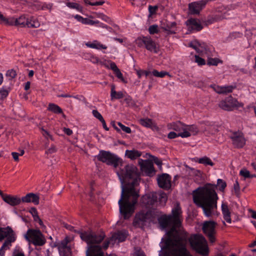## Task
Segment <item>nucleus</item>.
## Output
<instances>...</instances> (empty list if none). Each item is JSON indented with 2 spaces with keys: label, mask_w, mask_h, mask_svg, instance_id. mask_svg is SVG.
Here are the masks:
<instances>
[{
  "label": "nucleus",
  "mask_w": 256,
  "mask_h": 256,
  "mask_svg": "<svg viewBox=\"0 0 256 256\" xmlns=\"http://www.w3.org/2000/svg\"><path fill=\"white\" fill-rule=\"evenodd\" d=\"M121 182L122 192L118 202L120 213L124 220H128L134 212L139 197L136 186L139 184L140 175L137 168L127 164L116 172Z\"/></svg>",
  "instance_id": "f257e3e1"
},
{
  "label": "nucleus",
  "mask_w": 256,
  "mask_h": 256,
  "mask_svg": "<svg viewBox=\"0 0 256 256\" xmlns=\"http://www.w3.org/2000/svg\"><path fill=\"white\" fill-rule=\"evenodd\" d=\"M182 213L180 204L176 202L172 210V226L166 232L167 238L161 246L160 256H192L186 248L187 234L180 229Z\"/></svg>",
  "instance_id": "f03ea898"
},
{
  "label": "nucleus",
  "mask_w": 256,
  "mask_h": 256,
  "mask_svg": "<svg viewBox=\"0 0 256 256\" xmlns=\"http://www.w3.org/2000/svg\"><path fill=\"white\" fill-rule=\"evenodd\" d=\"M226 186V182L222 179H218L217 184L206 183L195 190L193 193L194 203L202 209L204 214L207 217L215 214L217 210V202L218 197L216 192L218 189L223 192Z\"/></svg>",
  "instance_id": "7ed1b4c3"
},
{
  "label": "nucleus",
  "mask_w": 256,
  "mask_h": 256,
  "mask_svg": "<svg viewBox=\"0 0 256 256\" xmlns=\"http://www.w3.org/2000/svg\"><path fill=\"white\" fill-rule=\"evenodd\" d=\"M166 196L158 194L156 192H150L144 196L141 201L144 206L148 209L146 212H140L137 214L134 220V225L136 227L142 228L146 225L148 220L153 222V216H158V212L154 211V207H157L160 202H166Z\"/></svg>",
  "instance_id": "20e7f679"
},
{
  "label": "nucleus",
  "mask_w": 256,
  "mask_h": 256,
  "mask_svg": "<svg viewBox=\"0 0 256 256\" xmlns=\"http://www.w3.org/2000/svg\"><path fill=\"white\" fill-rule=\"evenodd\" d=\"M80 234L81 239L86 242L88 246L86 252V256H104V253L100 245H94L100 244L104 239L105 235L102 233L96 234L92 230L83 231L74 230Z\"/></svg>",
  "instance_id": "39448f33"
},
{
  "label": "nucleus",
  "mask_w": 256,
  "mask_h": 256,
  "mask_svg": "<svg viewBox=\"0 0 256 256\" xmlns=\"http://www.w3.org/2000/svg\"><path fill=\"white\" fill-rule=\"evenodd\" d=\"M96 157L99 161L108 166H113L114 168L118 167L119 164L122 162L120 158L109 151L100 150Z\"/></svg>",
  "instance_id": "423d86ee"
},
{
  "label": "nucleus",
  "mask_w": 256,
  "mask_h": 256,
  "mask_svg": "<svg viewBox=\"0 0 256 256\" xmlns=\"http://www.w3.org/2000/svg\"><path fill=\"white\" fill-rule=\"evenodd\" d=\"M136 42L140 48H144L148 50L155 54L158 52V48L150 36H139L136 39Z\"/></svg>",
  "instance_id": "0eeeda50"
},
{
  "label": "nucleus",
  "mask_w": 256,
  "mask_h": 256,
  "mask_svg": "<svg viewBox=\"0 0 256 256\" xmlns=\"http://www.w3.org/2000/svg\"><path fill=\"white\" fill-rule=\"evenodd\" d=\"M26 239L35 246H42L46 243V239L39 230L28 229L25 235Z\"/></svg>",
  "instance_id": "6e6552de"
},
{
  "label": "nucleus",
  "mask_w": 256,
  "mask_h": 256,
  "mask_svg": "<svg viewBox=\"0 0 256 256\" xmlns=\"http://www.w3.org/2000/svg\"><path fill=\"white\" fill-rule=\"evenodd\" d=\"M156 208L157 207H154V211H158L159 214L158 216L154 215L153 221L157 219L160 228L165 230L169 225L170 224H172V216L171 214H162V212Z\"/></svg>",
  "instance_id": "1a4fd4ad"
},
{
  "label": "nucleus",
  "mask_w": 256,
  "mask_h": 256,
  "mask_svg": "<svg viewBox=\"0 0 256 256\" xmlns=\"http://www.w3.org/2000/svg\"><path fill=\"white\" fill-rule=\"evenodd\" d=\"M192 248L198 254L204 256H206L208 254V248L205 239L196 238L191 242Z\"/></svg>",
  "instance_id": "9d476101"
},
{
  "label": "nucleus",
  "mask_w": 256,
  "mask_h": 256,
  "mask_svg": "<svg viewBox=\"0 0 256 256\" xmlns=\"http://www.w3.org/2000/svg\"><path fill=\"white\" fill-rule=\"evenodd\" d=\"M216 223L213 221L206 222L202 226V230L204 234L208 236L210 243H214L216 242L215 234Z\"/></svg>",
  "instance_id": "9b49d317"
},
{
  "label": "nucleus",
  "mask_w": 256,
  "mask_h": 256,
  "mask_svg": "<svg viewBox=\"0 0 256 256\" xmlns=\"http://www.w3.org/2000/svg\"><path fill=\"white\" fill-rule=\"evenodd\" d=\"M230 138L233 146L236 148H242L246 144V139L243 134L240 131L233 132Z\"/></svg>",
  "instance_id": "f8f14e48"
},
{
  "label": "nucleus",
  "mask_w": 256,
  "mask_h": 256,
  "mask_svg": "<svg viewBox=\"0 0 256 256\" xmlns=\"http://www.w3.org/2000/svg\"><path fill=\"white\" fill-rule=\"evenodd\" d=\"M171 176L168 174H162L159 175L157 178L158 184L159 187L168 190L171 187Z\"/></svg>",
  "instance_id": "ddd939ff"
},
{
  "label": "nucleus",
  "mask_w": 256,
  "mask_h": 256,
  "mask_svg": "<svg viewBox=\"0 0 256 256\" xmlns=\"http://www.w3.org/2000/svg\"><path fill=\"white\" fill-rule=\"evenodd\" d=\"M205 6L202 0L192 2L188 5L189 12L192 15H198Z\"/></svg>",
  "instance_id": "4468645a"
},
{
  "label": "nucleus",
  "mask_w": 256,
  "mask_h": 256,
  "mask_svg": "<svg viewBox=\"0 0 256 256\" xmlns=\"http://www.w3.org/2000/svg\"><path fill=\"white\" fill-rule=\"evenodd\" d=\"M238 103V101L230 96L220 102L219 106L224 110H231L234 107L237 106Z\"/></svg>",
  "instance_id": "2eb2a0df"
},
{
  "label": "nucleus",
  "mask_w": 256,
  "mask_h": 256,
  "mask_svg": "<svg viewBox=\"0 0 256 256\" xmlns=\"http://www.w3.org/2000/svg\"><path fill=\"white\" fill-rule=\"evenodd\" d=\"M138 164L141 170L144 172L148 176H151L155 172L154 164L148 160H138Z\"/></svg>",
  "instance_id": "dca6fc26"
},
{
  "label": "nucleus",
  "mask_w": 256,
  "mask_h": 256,
  "mask_svg": "<svg viewBox=\"0 0 256 256\" xmlns=\"http://www.w3.org/2000/svg\"><path fill=\"white\" fill-rule=\"evenodd\" d=\"M186 24L188 26V30L190 32H199L203 28L202 26L196 18H190L186 21Z\"/></svg>",
  "instance_id": "f3484780"
},
{
  "label": "nucleus",
  "mask_w": 256,
  "mask_h": 256,
  "mask_svg": "<svg viewBox=\"0 0 256 256\" xmlns=\"http://www.w3.org/2000/svg\"><path fill=\"white\" fill-rule=\"evenodd\" d=\"M210 86L217 93L219 94H226L230 93L236 88L234 86H219L215 84H211Z\"/></svg>",
  "instance_id": "a211bd4d"
},
{
  "label": "nucleus",
  "mask_w": 256,
  "mask_h": 256,
  "mask_svg": "<svg viewBox=\"0 0 256 256\" xmlns=\"http://www.w3.org/2000/svg\"><path fill=\"white\" fill-rule=\"evenodd\" d=\"M167 128L168 130H174L178 132V133L186 132V124L180 121L168 123L167 125Z\"/></svg>",
  "instance_id": "6ab92c4d"
},
{
  "label": "nucleus",
  "mask_w": 256,
  "mask_h": 256,
  "mask_svg": "<svg viewBox=\"0 0 256 256\" xmlns=\"http://www.w3.org/2000/svg\"><path fill=\"white\" fill-rule=\"evenodd\" d=\"M22 201L24 202H33L35 204H38L39 197L34 193H28L26 196L22 197Z\"/></svg>",
  "instance_id": "aec40b11"
},
{
  "label": "nucleus",
  "mask_w": 256,
  "mask_h": 256,
  "mask_svg": "<svg viewBox=\"0 0 256 256\" xmlns=\"http://www.w3.org/2000/svg\"><path fill=\"white\" fill-rule=\"evenodd\" d=\"M127 236L128 232L126 230H121L114 232L112 236V238L118 240V242H123L125 241Z\"/></svg>",
  "instance_id": "412c9836"
},
{
  "label": "nucleus",
  "mask_w": 256,
  "mask_h": 256,
  "mask_svg": "<svg viewBox=\"0 0 256 256\" xmlns=\"http://www.w3.org/2000/svg\"><path fill=\"white\" fill-rule=\"evenodd\" d=\"M142 152L135 149L126 150L125 152V156L131 160H134L140 158Z\"/></svg>",
  "instance_id": "4be33fe9"
},
{
  "label": "nucleus",
  "mask_w": 256,
  "mask_h": 256,
  "mask_svg": "<svg viewBox=\"0 0 256 256\" xmlns=\"http://www.w3.org/2000/svg\"><path fill=\"white\" fill-rule=\"evenodd\" d=\"M4 200L6 203L12 206H15L19 204L22 201V199L17 197L8 195L4 198Z\"/></svg>",
  "instance_id": "5701e85b"
},
{
  "label": "nucleus",
  "mask_w": 256,
  "mask_h": 256,
  "mask_svg": "<svg viewBox=\"0 0 256 256\" xmlns=\"http://www.w3.org/2000/svg\"><path fill=\"white\" fill-rule=\"evenodd\" d=\"M139 123L142 126L150 128L153 130L156 128V126L153 123L152 120L148 118H142L139 120Z\"/></svg>",
  "instance_id": "b1692460"
},
{
  "label": "nucleus",
  "mask_w": 256,
  "mask_h": 256,
  "mask_svg": "<svg viewBox=\"0 0 256 256\" xmlns=\"http://www.w3.org/2000/svg\"><path fill=\"white\" fill-rule=\"evenodd\" d=\"M0 23L4 24L8 26H16V18L14 17L6 18L0 12Z\"/></svg>",
  "instance_id": "393cba45"
},
{
  "label": "nucleus",
  "mask_w": 256,
  "mask_h": 256,
  "mask_svg": "<svg viewBox=\"0 0 256 256\" xmlns=\"http://www.w3.org/2000/svg\"><path fill=\"white\" fill-rule=\"evenodd\" d=\"M86 45L88 48L98 50H106L107 48V46L106 45L101 44L98 40H94L93 42H88L86 44Z\"/></svg>",
  "instance_id": "a878e982"
},
{
  "label": "nucleus",
  "mask_w": 256,
  "mask_h": 256,
  "mask_svg": "<svg viewBox=\"0 0 256 256\" xmlns=\"http://www.w3.org/2000/svg\"><path fill=\"white\" fill-rule=\"evenodd\" d=\"M222 211L224 220L228 224L232 223L230 212L227 204H222Z\"/></svg>",
  "instance_id": "bb28decb"
},
{
  "label": "nucleus",
  "mask_w": 256,
  "mask_h": 256,
  "mask_svg": "<svg viewBox=\"0 0 256 256\" xmlns=\"http://www.w3.org/2000/svg\"><path fill=\"white\" fill-rule=\"evenodd\" d=\"M190 46L194 49L197 52L200 54L206 50L205 44H202L200 42L197 40L190 42Z\"/></svg>",
  "instance_id": "cd10ccee"
},
{
  "label": "nucleus",
  "mask_w": 256,
  "mask_h": 256,
  "mask_svg": "<svg viewBox=\"0 0 256 256\" xmlns=\"http://www.w3.org/2000/svg\"><path fill=\"white\" fill-rule=\"evenodd\" d=\"M82 24L90 26H95L97 27H101L103 28H106L107 27L106 24L100 22L98 20H93L88 18H84L82 22Z\"/></svg>",
  "instance_id": "c85d7f7f"
},
{
  "label": "nucleus",
  "mask_w": 256,
  "mask_h": 256,
  "mask_svg": "<svg viewBox=\"0 0 256 256\" xmlns=\"http://www.w3.org/2000/svg\"><path fill=\"white\" fill-rule=\"evenodd\" d=\"M114 86H112L110 90L111 100H119L124 97V94L122 92H116L114 90Z\"/></svg>",
  "instance_id": "c756f323"
},
{
  "label": "nucleus",
  "mask_w": 256,
  "mask_h": 256,
  "mask_svg": "<svg viewBox=\"0 0 256 256\" xmlns=\"http://www.w3.org/2000/svg\"><path fill=\"white\" fill-rule=\"evenodd\" d=\"M190 136V133H188L187 132H183L180 133H176L174 132H170L168 135V138L170 139H173L178 136H180L182 138H188Z\"/></svg>",
  "instance_id": "7c9ffc66"
},
{
  "label": "nucleus",
  "mask_w": 256,
  "mask_h": 256,
  "mask_svg": "<svg viewBox=\"0 0 256 256\" xmlns=\"http://www.w3.org/2000/svg\"><path fill=\"white\" fill-rule=\"evenodd\" d=\"M48 110L50 111L53 112L56 114H62L63 116H64V114H63L62 109L57 104L53 103H50L48 105Z\"/></svg>",
  "instance_id": "2f4dec72"
},
{
  "label": "nucleus",
  "mask_w": 256,
  "mask_h": 256,
  "mask_svg": "<svg viewBox=\"0 0 256 256\" xmlns=\"http://www.w3.org/2000/svg\"><path fill=\"white\" fill-rule=\"evenodd\" d=\"M224 18V16L222 14H216L212 16H208L207 19V22L209 24H212L215 22L221 20Z\"/></svg>",
  "instance_id": "473e14b6"
},
{
  "label": "nucleus",
  "mask_w": 256,
  "mask_h": 256,
  "mask_svg": "<svg viewBox=\"0 0 256 256\" xmlns=\"http://www.w3.org/2000/svg\"><path fill=\"white\" fill-rule=\"evenodd\" d=\"M62 246L59 249L60 254L62 256H70L71 254L70 248L67 246L66 243L62 244Z\"/></svg>",
  "instance_id": "72a5a7b5"
},
{
  "label": "nucleus",
  "mask_w": 256,
  "mask_h": 256,
  "mask_svg": "<svg viewBox=\"0 0 256 256\" xmlns=\"http://www.w3.org/2000/svg\"><path fill=\"white\" fill-rule=\"evenodd\" d=\"M28 18L24 16H21L18 18H16V26H19L22 28L26 26Z\"/></svg>",
  "instance_id": "f704fd0d"
},
{
  "label": "nucleus",
  "mask_w": 256,
  "mask_h": 256,
  "mask_svg": "<svg viewBox=\"0 0 256 256\" xmlns=\"http://www.w3.org/2000/svg\"><path fill=\"white\" fill-rule=\"evenodd\" d=\"M186 131H187L188 133H192L194 135H196L198 132V127L194 125H186ZM191 135V134H190Z\"/></svg>",
  "instance_id": "c9c22d12"
},
{
  "label": "nucleus",
  "mask_w": 256,
  "mask_h": 256,
  "mask_svg": "<svg viewBox=\"0 0 256 256\" xmlns=\"http://www.w3.org/2000/svg\"><path fill=\"white\" fill-rule=\"evenodd\" d=\"M26 26L28 28H38L40 26V24L33 18H31L30 19L28 18Z\"/></svg>",
  "instance_id": "e433bc0d"
},
{
  "label": "nucleus",
  "mask_w": 256,
  "mask_h": 256,
  "mask_svg": "<svg viewBox=\"0 0 256 256\" xmlns=\"http://www.w3.org/2000/svg\"><path fill=\"white\" fill-rule=\"evenodd\" d=\"M198 162L200 164H204V165L207 166L209 165L210 166H213L214 165V163L212 161V160L207 156H204L198 159Z\"/></svg>",
  "instance_id": "4c0bfd02"
},
{
  "label": "nucleus",
  "mask_w": 256,
  "mask_h": 256,
  "mask_svg": "<svg viewBox=\"0 0 256 256\" xmlns=\"http://www.w3.org/2000/svg\"><path fill=\"white\" fill-rule=\"evenodd\" d=\"M10 90V88H5L4 86H2L0 88V99L4 100L5 99L8 95V94Z\"/></svg>",
  "instance_id": "58836bf2"
},
{
  "label": "nucleus",
  "mask_w": 256,
  "mask_h": 256,
  "mask_svg": "<svg viewBox=\"0 0 256 256\" xmlns=\"http://www.w3.org/2000/svg\"><path fill=\"white\" fill-rule=\"evenodd\" d=\"M148 32L151 35L158 34L160 32V30L157 24H152L149 26Z\"/></svg>",
  "instance_id": "ea45409f"
},
{
  "label": "nucleus",
  "mask_w": 256,
  "mask_h": 256,
  "mask_svg": "<svg viewBox=\"0 0 256 256\" xmlns=\"http://www.w3.org/2000/svg\"><path fill=\"white\" fill-rule=\"evenodd\" d=\"M152 74L156 76L159 78H164L166 76H169L168 72L164 71H161L160 72H158L157 70H154L152 72Z\"/></svg>",
  "instance_id": "a19ab883"
},
{
  "label": "nucleus",
  "mask_w": 256,
  "mask_h": 256,
  "mask_svg": "<svg viewBox=\"0 0 256 256\" xmlns=\"http://www.w3.org/2000/svg\"><path fill=\"white\" fill-rule=\"evenodd\" d=\"M16 75L17 72L14 69L9 70L6 72V76L8 78L9 80H12L16 77Z\"/></svg>",
  "instance_id": "79ce46f5"
},
{
  "label": "nucleus",
  "mask_w": 256,
  "mask_h": 256,
  "mask_svg": "<svg viewBox=\"0 0 256 256\" xmlns=\"http://www.w3.org/2000/svg\"><path fill=\"white\" fill-rule=\"evenodd\" d=\"M16 238L14 234H12L8 236L4 243H6V245L8 246V248H10V246H12V242H14Z\"/></svg>",
  "instance_id": "37998d69"
},
{
  "label": "nucleus",
  "mask_w": 256,
  "mask_h": 256,
  "mask_svg": "<svg viewBox=\"0 0 256 256\" xmlns=\"http://www.w3.org/2000/svg\"><path fill=\"white\" fill-rule=\"evenodd\" d=\"M66 5L70 8L76 9L78 11H80L82 9V7L77 3L68 2L66 4Z\"/></svg>",
  "instance_id": "c03bdc74"
},
{
  "label": "nucleus",
  "mask_w": 256,
  "mask_h": 256,
  "mask_svg": "<svg viewBox=\"0 0 256 256\" xmlns=\"http://www.w3.org/2000/svg\"><path fill=\"white\" fill-rule=\"evenodd\" d=\"M220 60L216 58H208L207 60V64L208 66H216Z\"/></svg>",
  "instance_id": "a18cd8bd"
},
{
  "label": "nucleus",
  "mask_w": 256,
  "mask_h": 256,
  "mask_svg": "<svg viewBox=\"0 0 256 256\" xmlns=\"http://www.w3.org/2000/svg\"><path fill=\"white\" fill-rule=\"evenodd\" d=\"M124 101L128 106H133L134 105V102L132 98L128 95H127L125 97Z\"/></svg>",
  "instance_id": "49530a36"
},
{
  "label": "nucleus",
  "mask_w": 256,
  "mask_h": 256,
  "mask_svg": "<svg viewBox=\"0 0 256 256\" xmlns=\"http://www.w3.org/2000/svg\"><path fill=\"white\" fill-rule=\"evenodd\" d=\"M240 174L244 177L245 178H250V172L245 168L242 169L240 170Z\"/></svg>",
  "instance_id": "de8ad7c7"
},
{
  "label": "nucleus",
  "mask_w": 256,
  "mask_h": 256,
  "mask_svg": "<svg viewBox=\"0 0 256 256\" xmlns=\"http://www.w3.org/2000/svg\"><path fill=\"white\" fill-rule=\"evenodd\" d=\"M84 2L86 4H88L90 6H102L104 3V1H99V2H92L90 1H88V0H84Z\"/></svg>",
  "instance_id": "09e8293b"
},
{
  "label": "nucleus",
  "mask_w": 256,
  "mask_h": 256,
  "mask_svg": "<svg viewBox=\"0 0 256 256\" xmlns=\"http://www.w3.org/2000/svg\"><path fill=\"white\" fill-rule=\"evenodd\" d=\"M118 124L120 126V128L125 132L127 134L131 133L132 130L130 128L125 126L123 124L120 122L118 123Z\"/></svg>",
  "instance_id": "8fccbe9b"
},
{
  "label": "nucleus",
  "mask_w": 256,
  "mask_h": 256,
  "mask_svg": "<svg viewBox=\"0 0 256 256\" xmlns=\"http://www.w3.org/2000/svg\"><path fill=\"white\" fill-rule=\"evenodd\" d=\"M194 57L195 62L198 63V66H203L206 64V61L204 58L197 55H196Z\"/></svg>",
  "instance_id": "3c124183"
},
{
  "label": "nucleus",
  "mask_w": 256,
  "mask_h": 256,
  "mask_svg": "<svg viewBox=\"0 0 256 256\" xmlns=\"http://www.w3.org/2000/svg\"><path fill=\"white\" fill-rule=\"evenodd\" d=\"M92 115L97 119H98L100 122L102 120H103L104 118L102 114L96 110H94L92 111Z\"/></svg>",
  "instance_id": "603ef678"
},
{
  "label": "nucleus",
  "mask_w": 256,
  "mask_h": 256,
  "mask_svg": "<svg viewBox=\"0 0 256 256\" xmlns=\"http://www.w3.org/2000/svg\"><path fill=\"white\" fill-rule=\"evenodd\" d=\"M53 4L52 3L44 2L42 6L41 10H50L52 7Z\"/></svg>",
  "instance_id": "864d4df0"
},
{
  "label": "nucleus",
  "mask_w": 256,
  "mask_h": 256,
  "mask_svg": "<svg viewBox=\"0 0 256 256\" xmlns=\"http://www.w3.org/2000/svg\"><path fill=\"white\" fill-rule=\"evenodd\" d=\"M56 152V148L54 146L52 145L50 148L46 150V154L48 156L55 153Z\"/></svg>",
  "instance_id": "5fc2aeb1"
},
{
  "label": "nucleus",
  "mask_w": 256,
  "mask_h": 256,
  "mask_svg": "<svg viewBox=\"0 0 256 256\" xmlns=\"http://www.w3.org/2000/svg\"><path fill=\"white\" fill-rule=\"evenodd\" d=\"M150 71L144 70H140L137 72V74L138 76V78H140L142 75H145L146 76H148L150 74Z\"/></svg>",
  "instance_id": "6e6d98bb"
},
{
  "label": "nucleus",
  "mask_w": 256,
  "mask_h": 256,
  "mask_svg": "<svg viewBox=\"0 0 256 256\" xmlns=\"http://www.w3.org/2000/svg\"><path fill=\"white\" fill-rule=\"evenodd\" d=\"M6 244V243H4L2 247L0 248V256H4L5 250L8 249Z\"/></svg>",
  "instance_id": "4d7b16f0"
},
{
  "label": "nucleus",
  "mask_w": 256,
  "mask_h": 256,
  "mask_svg": "<svg viewBox=\"0 0 256 256\" xmlns=\"http://www.w3.org/2000/svg\"><path fill=\"white\" fill-rule=\"evenodd\" d=\"M158 7L157 6H149L148 11L150 14H154L156 12Z\"/></svg>",
  "instance_id": "13d9d810"
},
{
  "label": "nucleus",
  "mask_w": 256,
  "mask_h": 256,
  "mask_svg": "<svg viewBox=\"0 0 256 256\" xmlns=\"http://www.w3.org/2000/svg\"><path fill=\"white\" fill-rule=\"evenodd\" d=\"M114 73L118 78L120 79L122 81L124 80L122 74L119 69L114 72Z\"/></svg>",
  "instance_id": "bf43d9fd"
},
{
  "label": "nucleus",
  "mask_w": 256,
  "mask_h": 256,
  "mask_svg": "<svg viewBox=\"0 0 256 256\" xmlns=\"http://www.w3.org/2000/svg\"><path fill=\"white\" fill-rule=\"evenodd\" d=\"M42 135L46 138H50L52 140V136L46 130L42 129Z\"/></svg>",
  "instance_id": "052dcab7"
},
{
  "label": "nucleus",
  "mask_w": 256,
  "mask_h": 256,
  "mask_svg": "<svg viewBox=\"0 0 256 256\" xmlns=\"http://www.w3.org/2000/svg\"><path fill=\"white\" fill-rule=\"evenodd\" d=\"M6 236V232L4 231L2 228H0V241L3 240Z\"/></svg>",
  "instance_id": "680f3d73"
},
{
  "label": "nucleus",
  "mask_w": 256,
  "mask_h": 256,
  "mask_svg": "<svg viewBox=\"0 0 256 256\" xmlns=\"http://www.w3.org/2000/svg\"><path fill=\"white\" fill-rule=\"evenodd\" d=\"M34 220V222H38L40 226H44L43 222L38 216H35Z\"/></svg>",
  "instance_id": "e2e57ef3"
},
{
  "label": "nucleus",
  "mask_w": 256,
  "mask_h": 256,
  "mask_svg": "<svg viewBox=\"0 0 256 256\" xmlns=\"http://www.w3.org/2000/svg\"><path fill=\"white\" fill-rule=\"evenodd\" d=\"M110 68L113 70L114 72H116V70H118L116 64L110 61Z\"/></svg>",
  "instance_id": "0e129e2a"
},
{
  "label": "nucleus",
  "mask_w": 256,
  "mask_h": 256,
  "mask_svg": "<svg viewBox=\"0 0 256 256\" xmlns=\"http://www.w3.org/2000/svg\"><path fill=\"white\" fill-rule=\"evenodd\" d=\"M30 212L32 214L33 218H34L35 216H38V212L36 209L33 207L30 208Z\"/></svg>",
  "instance_id": "69168bd1"
},
{
  "label": "nucleus",
  "mask_w": 256,
  "mask_h": 256,
  "mask_svg": "<svg viewBox=\"0 0 256 256\" xmlns=\"http://www.w3.org/2000/svg\"><path fill=\"white\" fill-rule=\"evenodd\" d=\"M176 22H172L167 24L166 28L170 29H176Z\"/></svg>",
  "instance_id": "338daca9"
},
{
  "label": "nucleus",
  "mask_w": 256,
  "mask_h": 256,
  "mask_svg": "<svg viewBox=\"0 0 256 256\" xmlns=\"http://www.w3.org/2000/svg\"><path fill=\"white\" fill-rule=\"evenodd\" d=\"M13 256H25L24 252L22 250H18V252H14L13 254Z\"/></svg>",
  "instance_id": "774afa93"
}]
</instances>
